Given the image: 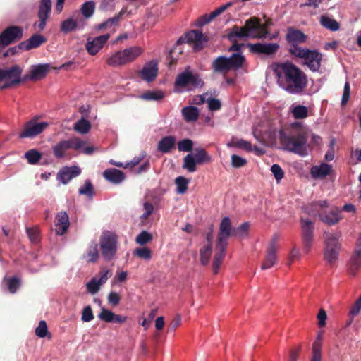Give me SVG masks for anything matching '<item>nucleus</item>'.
<instances>
[{"label":"nucleus","instance_id":"f257e3e1","mask_svg":"<svg viewBox=\"0 0 361 361\" xmlns=\"http://www.w3.org/2000/svg\"><path fill=\"white\" fill-rule=\"evenodd\" d=\"M274 73L279 86L290 94H301L307 85L306 74L292 63L277 64Z\"/></svg>","mask_w":361,"mask_h":361},{"label":"nucleus","instance_id":"f03ea898","mask_svg":"<svg viewBox=\"0 0 361 361\" xmlns=\"http://www.w3.org/2000/svg\"><path fill=\"white\" fill-rule=\"evenodd\" d=\"M264 136L271 142L280 141L285 150L296 154L300 157H305L308 154L309 145L307 144V130L302 128L296 133L286 135L281 128H270Z\"/></svg>","mask_w":361,"mask_h":361},{"label":"nucleus","instance_id":"7ed1b4c3","mask_svg":"<svg viewBox=\"0 0 361 361\" xmlns=\"http://www.w3.org/2000/svg\"><path fill=\"white\" fill-rule=\"evenodd\" d=\"M267 35V25L262 24L257 18H251L246 20L243 27L235 26L228 37L231 41L235 42L243 38H265Z\"/></svg>","mask_w":361,"mask_h":361},{"label":"nucleus","instance_id":"20e7f679","mask_svg":"<svg viewBox=\"0 0 361 361\" xmlns=\"http://www.w3.org/2000/svg\"><path fill=\"white\" fill-rule=\"evenodd\" d=\"M302 209L310 215H318L323 223L329 226L337 224L341 219V210L337 207H329L326 200L313 202L310 208L305 206Z\"/></svg>","mask_w":361,"mask_h":361},{"label":"nucleus","instance_id":"39448f33","mask_svg":"<svg viewBox=\"0 0 361 361\" xmlns=\"http://www.w3.org/2000/svg\"><path fill=\"white\" fill-rule=\"evenodd\" d=\"M245 61V57L240 54H233L230 57L220 56L214 59L212 69L214 73L225 75L231 70L238 69Z\"/></svg>","mask_w":361,"mask_h":361},{"label":"nucleus","instance_id":"423d86ee","mask_svg":"<svg viewBox=\"0 0 361 361\" xmlns=\"http://www.w3.org/2000/svg\"><path fill=\"white\" fill-rule=\"evenodd\" d=\"M118 247V236L111 231H104L99 238V249L104 259L109 262L115 259Z\"/></svg>","mask_w":361,"mask_h":361},{"label":"nucleus","instance_id":"0eeeda50","mask_svg":"<svg viewBox=\"0 0 361 361\" xmlns=\"http://www.w3.org/2000/svg\"><path fill=\"white\" fill-rule=\"evenodd\" d=\"M324 257L329 264L334 263L337 259L341 249L339 241L341 234L338 232H324Z\"/></svg>","mask_w":361,"mask_h":361},{"label":"nucleus","instance_id":"6e6552de","mask_svg":"<svg viewBox=\"0 0 361 361\" xmlns=\"http://www.w3.org/2000/svg\"><path fill=\"white\" fill-rule=\"evenodd\" d=\"M291 54L302 59L303 63L314 72L317 71L321 66L322 54L315 50L295 47L291 50Z\"/></svg>","mask_w":361,"mask_h":361},{"label":"nucleus","instance_id":"1a4fd4ad","mask_svg":"<svg viewBox=\"0 0 361 361\" xmlns=\"http://www.w3.org/2000/svg\"><path fill=\"white\" fill-rule=\"evenodd\" d=\"M22 69L14 65L9 68H0V88L6 89L18 84L21 80Z\"/></svg>","mask_w":361,"mask_h":361},{"label":"nucleus","instance_id":"9d476101","mask_svg":"<svg viewBox=\"0 0 361 361\" xmlns=\"http://www.w3.org/2000/svg\"><path fill=\"white\" fill-rule=\"evenodd\" d=\"M85 144V140L76 137L64 140L53 147V153L56 158L61 159L65 157L68 149L80 151Z\"/></svg>","mask_w":361,"mask_h":361},{"label":"nucleus","instance_id":"9b49d317","mask_svg":"<svg viewBox=\"0 0 361 361\" xmlns=\"http://www.w3.org/2000/svg\"><path fill=\"white\" fill-rule=\"evenodd\" d=\"M300 222L303 251L305 254H308L311 250L314 240V222L303 217H301Z\"/></svg>","mask_w":361,"mask_h":361},{"label":"nucleus","instance_id":"f8f14e48","mask_svg":"<svg viewBox=\"0 0 361 361\" xmlns=\"http://www.w3.org/2000/svg\"><path fill=\"white\" fill-rule=\"evenodd\" d=\"M48 126L47 122H38L36 118H32L25 123L19 137L34 138L41 134Z\"/></svg>","mask_w":361,"mask_h":361},{"label":"nucleus","instance_id":"ddd939ff","mask_svg":"<svg viewBox=\"0 0 361 361\" xmlns=\"http://www.w3.org/2000/svg\"><path fill=\"white\" fill-rule=\"evenodd\" d=\"M51 1L41 0L37 13L38 21L34 24V28L40 32L45 29L47 22L49 19L51 12Z\"/></svg>","mask_w":361,"mask_h":361},{"label":"nucleus","instance_id":"4468645a","mask_svg":"<svg viewBox=\"0 0 361 361\" xmlns=\"http://www.w3.org/2000/svg\"><path fill=\"white\" fill-rule=\"evenodd\" d=\"M348 273L350 275L355 276L357 270L361 268V233H360L355 247L350 255L348 263Z\"/></svg>","mask_w":361,"mask_h":361},{"label":"nucleus","instance_id":"2eb2a0df","mask_svg":"<svg viewBox=\"0 0 361 361\" xmlns=\"http://www.w3.org/2000/svg\"><path fill=\"white\" fill-rule=\"evenodd\" d=\"M278 240L279 236L276 234L274 235L271 238L265 258L261 267L262 269H268L276 264L277 262L276 252L279 249Z\"/></svg>","mask_w":361,"mask_h":361},{"label":"nucleus","instance_id":"dca6fc26","mask_svg":"<svg viewBox=\"0 0 361 361\" xmlns=\"http://www.w3.org/2000/svg\"><path fill=\"white\" fill-rule=\"evenodd\" d=\"M111 276V271L107 269H102L99 271V278L93 277L87 283L86 288L88 293L92 295L96 294L100 289L102 285L104 284Z\"/></svg>","mask_w":361,"mask_h":361},{"label":"nucleus","instance_id":"f3484780","mask_svg":"<svg viewBox=\"0 0 361 361\" xmlns=\"http://www.w3.org/2000/svg\"><path fill=\"white\" fill-rule=\"evenodd\" d=\"M286 39L288 43L291 46L289 49V52L291 54V50L295 47L302 49L298 45L305 42L307 39V36L301 30L289 27L287 30Z\"/></svg>","mask_w":361,"mask_h":361},{"label":"nucleus","instance_id":"a211bd4d","mask_svg":"<svg viewBox=\"0 0 361 361\" xmlns=\"http://www.w3.org/2000/svg\"><path fill=\"white\" fill-rule=\"evenodd\" d=\"M158 73V63L155 60L146 63L142 70L138 73L139 76L145 81L150 82L153 81Z\"/></svg>","mask_w":361,"mask_h":361},{"label":"nucleus","instance_id":"6ab92c4d","mask_svg":"<svg viewBox=\"0 0 361 361\" xmlns=\"http://www.w3.org/2000/svg\"><path fill=\"white\" fill-rule=\"evenodd\" d=\"M232 235H235V228L231 226V219L225 216L221 219L219 225L217 241L228 243V239Z\"/></svg>","mask_w":361,"mask_h":361},{"label":"nucleus","instance_id":"aec40b11","mask_svg":"<svg viewBox=\"0 0 361 361\" xmlns=\"http://www.w3.org/2000/svg\"><path fill=\"white\" fill-rule=\"evenodd\" d=\"M228 243L216 241L214 249V257L212 262V269L214 274L219 272V268L226 256V249Z\"/></svg>","mask_w":361,"mask_h":361},{"label":"nucleus","instance_id":"412c9836","mask_svg":"<svg viewBox=\"0 0 361 361\" xmlns=\"http://www.w3.org/2000/svg\"><path fill=\"white\" fill-rule=\"evenodd\" d=\"M80 173L81 169L78 166H65L57 173V180L66 185Z\"/></svg>","mask_w":361,"mask_h":361},{"label":"nucleus","instance_id":"4be33fe9","mask_svg":"<svg viewBox=\"0 0 361 361\" xmlns=\"http://www.w3.org/2000/svg\"><path fill=\"white\" fill-rule=\"evenodd\" d=\"M0 37L4 42V44L8 46L13 41L22 38L23 29L18 26H10L1 32Z\"/></svg>","mask_w":361,"mask_h":361},{"label":"nucleus","instance_id":"5701e85b","mask_svg":"<svg viewBox=\"0 0 361 361\" xmlns=\"http://www.w3.org/2000/svg\"><path fill=\"white\" fill-rule=\"evenodd\" d=\"M183 40L187 43H192L194 49L199 51L203 48L205 39L200 30H190L185 35Z\"/></svg>","mask_w":361,"mask_h":361},{"label":"nucleus","instance_id":"b1692460","mask_svg":"<svg viewBox=\"0 0 361 361\" xmlns=\"http://www.w3.org/2000/svg\"><path fill=\"white\" fill-rule=\"evenodd\" d=\"M248 47L253 53L264 54L267 55L275 53L279 48V45L277 43L249 44Z\"/></svg>","mask_w":361,"mask_h":361},{"label":"nucleus","instance_id":"393cba45","mask_svg":"<svg viewBox=\"0 0 361 361\" xmlns=\"http://www.w3.org/2000/svg\"><path fill=\"white\" fill-rule=\"evenodd\" d=\"M110 37L109 34L102 35L88 40L86 49L91 55H95L104 46Z\"/></svg>","mask_w":361,"mask_h":361},{"label":"nucleus","instance_id":"a878e982","mask_svg":"<svg viewBox=\"0 0 361 361\" xmlns=\"http://www.w3.org/2000/svg\"><path fill=\"white\" fill-rule=\"evenodd\" d=\"M70 226L69 217L66 212H60L56 216L55 232L57 235H62L68 230Z\"/></svg>","mask_w":361,"mask_h":361},{"label":"nucleus","instance_id":"bb28decb","mask_svg":"<svg viewBox=\"0 0 361 361\" xmlns=\"http://www.w3.org/2000/svg\"><path fill=\"white\" fill-rule=\"evenodd\" d=\"M46 42V38L41 35H33L27 40L20 44L19 47L21 49L30 50L39 47Z\"/></svg>","mask_w":361,"mask_h":361},{"label":"nucleus","instance_id":"cd10ccee","mask_svg":"<svg viewBox=\"0 0 361 361\" xmlns=\"http://www.w3.org/2000/svg\"><path fill=\"white\" fill-rule=\"evenodd\" d=\"M104 177L113 183H120L125 179V174L116 169H108L103 173Z\"/></svg>","mask_w":361,"mask_h":361},{"label":"nucleus","instance_id":"c85d7f7f","mask_svg":"<svg viewBox=\"0 0 361 361\" xmlns=\"http://www.w3.org/2000/svg\"><path fill=\"white\" fill-rule=\"evenodd\" d=\"M331 166L322 163L318 166H314L311 169V174L315 178H324L331 171Z\"/></svg>","mask_w":361,"mask_h":361},{"label":"nucleus","instance_id":"c756f323","mask_svg":"<svg viewBox=\"0 0 361 361\" xmlns=\"http://www.w3.org/2000/svg\"><path fill=\"white\" fill-rule=\"evenodd\" d=\"M176 138L173 136H166L163 137L157 145V149L162 153H168L175 147Z\"/></svg>","mask_w":361,"mask_h":361},{"label":"nucleus","instance_id":"7c9ffc66","mask_svg":"<svg viewBox=\"0 0 361 361\" xmlns=\"http://www.w3.org/2000/svg\"><path fill=\"white\" fill-rule=\"evenodd\" d=\"M122 51L126 63H128L135 61L142 53V49L137 46L131 47Z\"/></svg>","mask_w":361,"mask_h":361},{"label":"nucleus","instance_id":"2f4dec72","mask_svg":"<svg viewBox=\"0 0 361 361\" xmlns=\"http://www.w3.org/2000/svg\"><path fill=\"white\" fill-rule=\"evenodd\" d=\"M182 116L187 122L196 121L200 115L199 109L192 106H185L181 111Z\"/></svg>","mask_w":361,"mask_h":361},{"label":"nucleus","instance_id":"473e14b6","mask_svg":"<svg viewBox=\"0 0 361 361\" xmlns=\"http://www.w3.org/2000/svg\"><path fill=\"white\" fill-rule=\"evenodd\" d=\"M48 67L47 64L33 66L30 70V78L35 80L42 79L47 73Z\"/></svg>","mask_w":361,"mask_h":361},{"label":"nucleus","instance_id":"72a5a7b5","mask_svg":"<svg viewBox=\"0 0 361 361\" xmlns=\"http://www.w3.org/2000/svg\"><path fill=\"white\" fill-rule=\"evenodd\" d=\"M83 25L80 26L77 20L73 18H68L61 23V31L65 34L71 32L76 29H82Z\"/></svg>","mask_w":361,"mask_h":361},{"label":"nucleus","instance_id":"f704fd0d","mask_svg":"<svg viewBox=\"0 0 361 361\" xmlns=\"http://www.w3.org/2000/svg\"><path fill=\"white\" fill-rule=\"evenodd\" d=\"M190 71L186 70L178 75L175 81L176 89L178 87H185L190 85Z\"/></svg>","mask_w":361,"mask_h":361},{"label":"nucleus","instance_id":"c9c22d12","mask_svg":"<svg viewBox=\"0 0 361 361\" xmlns=\"http://www.w3.org/2000/svg\"><path fill=\"white\" fill-rule=\"evenodd\" d=\"M106 63L110 66H118L126 64L123 51H116L109 56L106 60Z\"/></svg>","mask_w":361,"mask_h":361},{"label":"nucleus","instance_id":"e433bc0d","mask_svg":"<svg viewBox=\"0 0 361 361\" xmlns=\"http://www.w3.org/2000/svg\"><path fill=\"white\" fill-rule=\"evenodd\" d=\"M85 257L87 258L89 262H96L99 259L98 244L97 242H92L87 250Z\"/></svg>","mask_w":361,"mask_h":361},{"label":"nucleus","instance_id":"4c0bfd02","mask_svg":"<svg viewBox=\"0 0 361 361\" xmlns=\"http://www.w3.org/2000/svg\"><path fill=\"white\" fill-rule=\"evenodd\" d=\"M320 23L323 27L331 31H336L340 27L339 23L328 16H322L320 17Z\"/></svg>","mask_w":361,"mask_h":361},{"label":"nucleus","instance_id":"58836bf2","mask_svg":"<svg viewBox=\"0 0 361 361\" xmlns=\"http://www.w3.org/2000/svg\"><path fill=\"white\" fill-rule=\"evenodd\" d=\"M192 155L195 157V159L198 164L209 162L212 160L207 152L201 147L195 148Z\"/></svg>","mask_w":361,"mask_h":361},{"label":"nucleus","instance_id":"ea45409f","mask_svg":"<svg viewBox=\"0 0 361 361\" xmlns=\"http://www.w3.org/2000/svg\"><path fill=\"white\" fill-rule=\"evenodd\" d=\"M227 146L228 147H236L242 149L247 152L252 151V146L251 142L243 139H232V140L227 144Z\"/></svg>","mask_w":361,"mask_h":361},{"label":"nucleus","instance_id":"a19ab883","mask_svg":"<svg viewBox=\"0 0 361 361\" xmlns=\"http://www.w3.org/2000/svg\"><path fill=\"white\" fill-rule=\"evenodd\" d=\"M197 164H198L192 154H188L183 159V168L190 173L195 172L197 170Z\"/></svg>","mask_w":361,"mask_h":361},{"label":"nucleus","instance_id":"79ce46f5","mask_svg":"<svg viewBox=\"0 0 361 361\" xmlns=\"http://www.w3.org/2000/svg\"><path fill=\"white\" fill-rule=\"evenodd\" d=\"M164 94L160 90L147 91L140 96V98L147 101H159L164 98Z\"/></svg>","mask_w":361,"mask_h":361},{"label":"nucleus","instance_id":"37998d69","mask_svg":"<svg viewBox=\"0 0 361 361\" xmlns=\"http://www.w3.org/2000/svg\"><path fill=\"white\" fill-rule=\"evenodd\" d=\"M90 128L91 124L90 121L85 119L84 118H82L74 124L73 129L76 132L84 135L90 131Z\"/></svg>","mask_w":361,"mask_h":361},{"label":"nucleus","instance_id":"c03bdc74","mask_svg":"<svg viewBox=\"0 0 361 361\" xmlns=\"http://www.w3.org/2000/svg\"><path fill=\"white\" fill-rule=\"evenodd\" d=\"M3 283L11 293H15L20 286V281L16 276L4 278Z\"/></svg>","mask_w":361,"mask_h":361},{"label":"nucleus","instance_id":"a18cd8bd","mask_svg":"<svg viewBox=\"0 0 361 361\" xmlns=\"http://www.w3.org/2000/svg\"><path fill=\"white\" fill-rule=\"evenodd\" d=\"M291 112L296 119H304L308 116V109L303 105L293 106Z\"/></svg>","mask_w":361,"mask_h":361},{"label":"nucleus","instance_id":"49530a36","mask_svg":"<svg viewBox=\"0 0 361 361\" xmlns=\"http://www.w3.org/2000/svg\"><path fill=\"white\" fill-rule=\"evenodd\" d=\"M212 251V244L209 243L204 247L200 249V262L204 266L207 265L210 260V257Z\"/></svg>","mask_w":361,"mask_h":361},{"label":"nucleus","instance_id":"de8ad7c7","mask_svg":"<svg viewBox=\"0 0 361 361\" xmlns=\"http://www.w3.org/2000/svg\"><path fill=\"white\" fill-rule=\"evenodd\" d=\"M126 13V8L121 9V11H120L118 16L109 18L106 21L99 24L98 26V29L102 30V29L106 28V27H115L116 25H117V24L118 23L120 17L121 16L124 15Z\"/></svg>","mask_w":361,"mask_h":361},{"label":"nucleus","instance_id":"09e8293b","mask_svg":"<svg viewBox=\"0 0 361 361\" xmlns=\"http://www.w3.org/2000/svg\"><path fill=\"white\" fill-rule=\"evenodd\" d=\"M95 3L92 1L85 2L81 6V13L85 18H90L94 13Z\"/></svg>","mask_w":361,"mask_h":361},{"label":"nucleus","instance_id":"8fccbe9b","mask_svg":"<svg viewBox=\"0 0 361 361\" xmlns=\"http://www.w3.org/2000/svg\"><path fill=\"white\" fill-rule=\"evenodd\" d=\"M25 158L30 164H36L42 158L41 153L37 149H30L25 154Z\"/></svg>","mask_w":361,"mask_h":361},{"label":"nucleus","instance_id":"3c124183","mask_svg":"<svg viewBox=\"0 0 361 361\" xmlns=\"http://www.w3.org/2000/svg\"><path fill=\"white\" fill-rule=\"evenodd\" d=\"M189 180L183 176H178L175 179V184L177 187L176 192L178 194H183L188 190Z\"/></svg>","mask_w":361,"mask_h":361},{"label":"nucleus","instance_id":"603ef678","mask_svg":"<svg viewBox=\"0 0 361 361\" xmlns=\"http://www.w3.org/2000/svg\"><path fill=\"white\" fill-rule=\"evenodd\" d=\"M133 255L144 260H149L152 258V251L147 247H142L135 249L133 251Z\"/></svg>","mask_w":361,"mask_h":361},{"label":"nucleus","instance_id":"864d4df0","mask_svg":"<svg viewBox=\"0 0 361 361\" xmlns=\"http://www.w3.org/2000/svg\"><path fill=\"white\" fill-rule=\"evenodd\" d=\"M152 240V235L151 233L146 231L140 232L135 238V242L140 245H145L149 243Z\"/></svg>","mask_w":361,"mask_h":361},{"label":"nucleus","instance_id":"5fc2aeb1","mask_svg":"<svg viewBox=\"0 0 361 361\" xmlns=\"http://www.w3.org/2000/svg\"><path fill=\"white\" fill-rule=\"evenodd\" d=\"M80 195H87L89 197L94 196V188L90 180H86L84 185L81 186L78 190Z\"/></svg>","mask_w":361,"mask_h":361},{"label":"nucleus","instance_id":"6e6d98bb","mask_svg":"<svg viewBox=\"0 0 361 361\" xmlns=\"http://www.w3.org/2000/svg\"><path fill=\"white\" fill-rule=\"evenodd\" d=\"M301 256L302 255L300 248L297 247L295 245H293L289 252L288 259V266H290L292 263L295 261L300 260Z\"/></svg>","mask_w":361,"mask_h":361},{"label":"nucleus","instance_id":"4d7b16f0","mask_svg":"<svg viewBox=\"0 0 361 361\" xmlns=\"http://www.w3.org/2000/svg\"><path fill=\"white\" fill-rule=\"evenodd\" d=\"M190 85L194 88H200L204 86V81L197 73H190Z\"/></svg>","mask_w":361,"mask_h":361},{"label":"nucleus","instance_id":"13d9d810","mask_svg":"<svg viewBox=\"0 0 361 361\" xmlns=\"http://www.w3.org/2000/svg\"><path fill=\"white\" fill-rule=\"evenodd\" d=\"M193 142L190 139H184L178 143V149L180 152H191Z\"/></svg>","mask_w":361,"mask_h":361},{"label":"nucleus","instance_id":"bf43d9fd","mask_svg":"<svg viewBox=\"0 0 361 361\" xmlns=\"http://www.w3.org/2000/svg\"><path fill=\"white\" fill-rule=\"evenodd\" d=\"M271 171L277 183H279L283 179L284 176V172L279 164H273L271 167Z\"/></svg>","mask_w":361,"mask_h":361},{"label":"nucleus","instance_id":"052dcab7","mask_svg":"<svg viewBox=\"0 0 361 361\" xmlns=\"http://www.w3.org/2000/svg\"><path fill=\"white\" fill-rule=\"evenodd\" d=\"M27 233L32 243H37L39 240V230L37 227L27 228Z\"/></svg>","mask_w":361,"mask_h":361},{"label":"nucleus","instance_id":"680f3d73","mask_svg":"<svg viewBox=\"0 0 361 361\" xmlns=\"http://www.w3.org/2000/svg\"><path fill=\"white\" fill-rule=\"evenodd\" d=\"M114 312L111 310H109L105 308H102L100 313L98 315V317L106 322H113V317H114Z\"/></svg>","mask_w":361,"mask_h":361},{"label":"nucleus","instance_id":"e2e57ef3","mask_svg":"<svg viewBox=\"0 0 361 361\" xmlns=\"http://www.w3.org/2000/svg\"><path fill=\"white\" fill-rule=\"evenodd\" d=\"M224 11H225V8L220 6L218 8H216V10H214V11H212V13H210V14L208 16H204L203 17L204 23L206 24V23H209L211 20H212L214 18H215L216 17L219 16Z\"/></svg>","mask_w":361,"mask_h":361},{"label":"nucleus","instance_id":"0e129e2a","mask_svg":"<svg viewBox=\"0 0 361 361\" xmlns=\"http://www.w3.org/2000/svg\"><path fill=\"white\" fill-rule=\"evenodd\" d=\"M247 163V160L241 157L233 154L231 156V165L234 168H240Z\"/></svg>","mask_w":361,"mask_h":361},{"label":"nucleus","instance_id":"69168bd1","mask_svg":"<svg viewBox=\"0 0 361 361\" xmlns=\"http://www.w3.org/2000/svg\"><path fill=\"white\" fill-rule=\"evenodd\" d=\"M93 319L94 315L92 313V308L90 307V306H86L82 312L81 319L85 322H89L92 321Z\"/></svg>","mask_w":361,"mask_h":361},{"label":"nucleus","instance_id":"338daca9","mask_svg":"<svg viewBox=\"0 0 361 361\" xmlns=\"http://www.w3.org/2000/svg\"><path fill=\"white\" fill-rule=\"evenodd\" d=\"M47 333V326L45 321H40L35 329V334L40 338H44Z\"/></svg>","mask_w":361,"mask_h":361},{"label":"nucleus","instance_id":"774afa93","mask_svg":"<svg viewBox=\"0 0 361 361\" xmlns=\"http://www.w3.org/2000/svg\"><path fill=\"white\" fill-rule=\"evenodd\" d=\"M361 310V295L360 298L355 301V304L351 307L350 312H349V316L350 317H355L360 313V311Z\"/></svg>","mask_w":361,"mask_h":361}]
</instances>
